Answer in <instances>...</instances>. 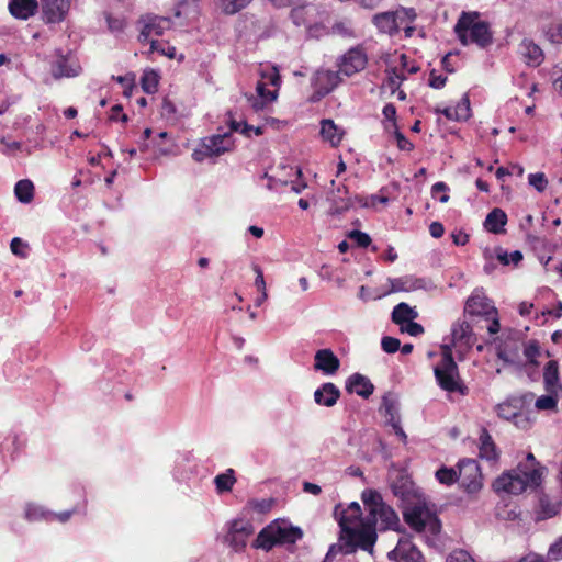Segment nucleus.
<instances>
[{
  "instance_id": "e433bc0d",
  "label": "nucleus",
  "mask_w": 562,
  "mask_h": 562,
  "mask_svg": "<svg viewBox=\"0 0 562 562\" xmlns=\"http://www.w3.org/2000/svg\"><path fill=\"white\" fill-rule=\"evenodd\" d=\"M228 119V125L232 132H238L246 137H250L251 133H255L257 136L261 135L263 133V128L261 126L254 127L252 125H249L247 122L241 121L238 122L232 117V114L229 113Z\"/></svg>"
},
{
  "instance_id": "39448f33",
  "label": "nucleus",
  "mask_w": 562,
  "mask_h": 562,
  "mask_svg": "<svg viewBox=\"0 0 562 562\" xmlns=\"http://www.w3.org/2000/svg\"><path fill=\"white\" fill-rule=\"evenodd\" d=\"M458 375V366L453 359L452 351L450 347L445 346L442 348L441 360L435 368L436 380L439 386L447 392L452 393L460 391L463 393L457 381Z\"/></svg>"
},
{
  "instance_id": "c9c22d12",
  "label": "nucleus",
  "mask_w": 562,
  "mask_h": 562,
  "mask_svg": "<svg viewBox=\"0 0 562 562\" xmlns=\"http://www.w3.org/2000/svg\"><path fill=\"white\" fill-rule=\"evenodd\" d=\"M335 517L338 520V525L341 528V522H345L349 528L359 526L366 519H362L360 515L349 512L347 508L341 509L340 506L335 508Z\"/></svg>"
},
{
  "instance_id": "f03ea898",
  "label": "nucleus",
  "mask_w": 562,
  "mask_h": 562,
  "mask_svg": "<svg viewBox=\"0 0 562 562\" xmlns=\"http://www.w3.org/2000/svg\"><path fill=\"white\" fill-rule=\"evenodd\" d=\"M454 32L464 45L474 43L480 47H486L492 43L488 23L479 21L475 12H463L454 26Z\"/></svg>"
},
{
  "instance_id": "6e6552de",
  "label": "nucleus",
  "mask_w": 562,
  "mask_h": 562,
  "mask_svg": "<svg viewBox=\"0 0 562 562\" xmlns=\"http://www.w3.org/2000/svg\"><path fill=\"white\" fill-rule=\"evenodd\" d=\"M393 562H426L422 551L413 543L411 537L398 539L396 547L387 553Z\"/></svg>"
},
{
  "instance_id": "a878e982",
  "label": "nucleus",
  "mask_w": 562,
  "mask_h": 562,
  "mask_svg": "<svg viewBox=\"0 0 562 562\" xmlns=\"http://www.w3.org/2000/svg\"><path fill=\"white\" fill-rule=\"evenodd\" d=\"M543 384L548 393H559L562 390L557 360H550L546 363L543 368Z\"/></svg>"
},
{
  "instance_id": "dca6fc26",
  "label": "nucleus",
  "mask_w": 562,
  "mask_h": 562,
  "mask_svg": "<svg viewBox=\"0 0 562 562\" xmlns=\"http://www.w3.org/2000/svg\"><path fill=\"white\" fill-rule=\"evenodd\" d=\"M252 532L254 529L250 524L235 520L226 540L235 551H240L246 547L247 539Z\"/></svg>"
},
{
  "instance_id": "cd10ccee",
  "label": "nucleus",
  "mask_w": 562,
  "mask_h": 562,
  "mask_svg": "<svg viewBox=\"0 0 562 562\" xmlns=\"http://www.w3.org/2000/svg\"><path fill=\"white\" fill-rule=\"evenodd\" d=\"M37 8V0H9V11L16 19L27 20L35 14Z\"/></svg>"
},
{
  "instance_id": "c85d7f7f",
  "label": "nucleus",
  "mask_w": 562,
  "mask_h": 562,
  "mask_svg": "<svg viewBox=\"0 0 562 562\" xmlns=\"http://www.w3.org/2000/svg\"><path fill=\"white\" fill-rule=\"evenodd\" d=\"M347 194L348 191L345 186L331 192L328 199L331 202L330 211L333 214H341L353 205L352 199L347 196Z\"/></svg>"
},
{
  "instance_id": "bf43d9fd",
  "label": "nucleus",
  "mask_w": 562,
  "mask_h": 562,
  "mask_svg": "<svg viewBox=\"0 0 562 562\" xmlns=\"http://www.w3.org/2000/svg\"><path fill=\"white\" fill-rule=\"evenodd\" d=\"M447 562H475V560L464 550H454L447 558Z\"/></svg>"
},
{
  "instance_id": "69168bd1",
  "label": "nucleus",
  "mask_w": 562,
  "mask_h": 562,
  "mask_svg": "<svg viewBox=\"0 0 562 562\" xmlns=\"http://www.w3.org/2000/svg\"><path fill=\"white\" fill-rule=\"evenodd\" d=\"M256 90H257V93H258L261 98H263V99H266V100H268V101H273V100H276V99H277V91H270V90H268V89L266 88V82H258V83H257V88H256Z\"/></svg>"
},
{
  "instance_id": "7c9ffc66",
  "label": "nucleus",
  "mask_w": 562,
  "mask_h": 562,
  "mask_svg": "<svg viewBox=\"0 0 562 562\" xmlns=\"http://www.w3.org/2000/svg\"><path fill=\"white\" fill-rule=\"evenodd\" d=\"M506 213L501 209H494L486 216L485 227L491 233L499 234L504 231L503 227L506 225Z\"/></svg>"
},
{
  "instance_id": "a19ab883",
  "label": "nucleus",
  "mask_w": 562,
  "mask_h": 562,
  "mask_svg": "<svg viewBox=\"0 0 562 562\" xmlns=\"http://www.w3.org/2000/svg\"><path fill=\"white\" fill-rule=\"evenodd\" d=\"M159 77L158 74L154 70L146 71L142 76L140 85L144 92L151 94L155 93L158 89Z\"/></svg>"
},
{
  "instance_id": "680f3d73",
  "label": "nucleus",
  "mask_w": 562,
  "mask_h": 562,
  "mask_svg": "<svg viewBox=\"0 0 562 562\" xmlns=\"http://www.w3.org/2000/svg\"><path fill=\"white\" fill-rule=\"evenodd\" d=\"M446 81H447V77L446 76L437 74V71L435 69H432L430 71L428 83H429V86L431 88H434V89H441L442 87H445Z\"/></svg>"
},
{
  "instance_id": "f3484780",
  "label": "nucleus",
  "mask_w": 562,
  "mask_h": 562,
  "mask_svg": "<svg viewBox=\"0 0 562 562\" xmlns=\"http://www.w3.org/2000/svg\"><path fill=\"white\" fill-rule=\"evenodd\" d=\"M340 367V360L331 349H319L314 356V369L326 375L335 374Z\"/></svg>"
},
{
  "instance_id": "5fc2aeb1",
  "label": "nucleus",
  "mask_w": 562,
  "mask_h": 562,
  "mask_svg": "<svg viewBox=\"0 0 562 562\" xmlns=\"http://www.w3.org/2000/svg\"><path fill=\"white\" fill-rule=\"evenodd\" d=\"M524 355L529 361V363L537 366V357L540 355V347L538 341L530 340L524 349Z\"/></svg>"
},
{
  "instance_id": "4be33fe9",
  "label": "nucleus",
  "mask_w": 562,
  "mask_h": 562,
  "mask_svg": "<svg viewBox=\"0 0 562 562\" xmlns=\"http://www.w3.org/2000/svg\"><path fill=\"white\" fill-rule=\"evenodd\" d=\"M202 144L205 146L206 150L210 153V155L212 157L220 156V155L231 150L233 147V143H232L229 133L217 134V135H213L211 137H205L202 140Z\"/></svg>"
},
{
  "instance_id": "a18cd8bd",
  "label": "nucleus",
  "mask_w": 562,
  "mask_h": 562,
  "mask_svg": "<svg viewBox=\"0 0 562 562\" xmlns=\"http://www.w3.org/2000/svg\"><path fill=\"white\" fill-rule=\"evenodd\" d=\"M436 479L445 485H452L458 481V473L453 468L441 467L436 471Z\"/></svg>"
},
{
  "instance_id": "8fccbe9b",
  "label": "nucleus",
  "mask_w": 562,
  "mask_h": 562,
  "mask_svg": "<svg viewBox=\"0 0 562 562\" xmlns=\"http://www.w3.org/2000/svg\"><path fill=\"white\" fill-rule=\"evenodd\" d=\"M449 190V186L446 182H436L431 187V196L437 199L440 203H447L450 200L448 194Z\"/></svg>"
},
{
  "instance_id": "aec40b11",
  "label": "nucleus",
  "mask_w": 562,
  "mask_h": 562,
  "mask_svg": "<svg viewBox=\"0 0 562 562\" xmlns=\"http://www.w3.org/2000/svg\"><path fill=\"white\" fill-rule=\"evenodd\" d=\"M272 531L277 537L278 544H294L303 537V531L299 527L288 526L285 524H270Z\"/></svg>"
},
{
  "instance_id": "0e129e2a",
  "label": "nucleus",
  "mask_w": 562,
  "mask_h": 562,
  "mask_svg": "<svg viewBox=\"0 0 562 562\" xmlns=\"http://www.w3.org/2000/svg\"><path fill=\"white\" fill-rule=\"evenodd\" d=\"M547 35L550 42L555 44L562 43V24L549 27Z\"/></svg>"
},
{
  "instance_id": "ddd939ff",
  "label": "nucleus",
  "mask_w": 562,
  "mask_h": 562,
  "mask_svg": "<svg viewBox=\"0 0 562 562\" xmlns=\"http://www.w3.org/2000/svg\"><path fill=\"white\" fill-rule=\"evenodd\" d=\"M144 26L139 34V41L142 43L149 42L151 36H160L165 30L170 29L172 22L169 18H162L157 15H146L143 18Z\"/></svg>"
},
{
  "instance_id": "774afa93",
  "label": "nucleus",
  "mask_w": 562,
  "mask_h": 562,
  "mask_svg": "<svg viewBox=\"0 0 562 562\" xmlns=\"http://www.w3.org/2000/svg\"><path fill=\"white\" fill-rule=\"evenodd\" d=\"M548 555L555 561L562 559V537L550 547Z\"/></svg>"
},
{
  "instance_id": "864d4df0",
  "label": "nucleus",
  "mask_w": 562,
  "mask_h": 562,
  "mask_svg": "<svg viewBox=\"0 0 562 562\" xmlns=\"http://www.w3.org/2000/svg\"><path fill=\"white\" fill-rule=\"evenodd\" d=\"M528 183L541 193L548 187V179L543 172L530 173L528 176Z\"/></svg>"
},
{
  "instance_id": "9b49d317",
  "label": "nucleus",
  "mask_w": 562,
  "mask_h": 562,
  "mask_svg": "<svg viewBox=\"0 0 562 562\" xmlns=\"http://www.w3.org/2000/svg\"><path fill=\"white\" fill-rule=\"evenodd\" d=\"M368 520L374 521V527L380 524V530H395L401 531V522L396 512L386 503L379 509H371V515L367 517Z\"/></svg>"
},
{
  "instance_id": "a211bd4d",
  "label": "nucleus",
  "mask_w": 562,
  "mask_h": 562,
  "mask_svg": "<svg viewBox=\"0 0 562 562\" xmlns=\"http://www.w3.org/2000/svg\"><path fill=\"white\" fill-rule=\"evenodd\" d=\"M452 342L471 348L475 341V335L471 325L465 319H458L452 324L451 328Z\"/></svg>"
},
{
  "instance_id": "423d86ee",
  "label": "nucleus",
  "mask_w": 562,
  "mask_h": 562,
  "mask_svg": "<svg viewBox=\"0 0 562 562\" xmlns=\"http://www.w3.org/2000/svg\"><path fill=\"white\" fill-rule=\"evenodd\" d=\"M368 65V55L363 46L357 45L348 49L338 60V70L346 77L362 71Z\"/></svg>"
},
{
  "instance_id": "ea45409f",
  "label": "nucleus",
  "mask_w": 562,
  "mask_h": 562,
  "mask_svg": "<svg viewBox=\"0 0 562 562\" xmlns=\"http://www.w3.org/2000/svg\"><path fill=\"white\" fill-rule=\"evenodd\" d=\"M406 76L402 69L397 67L386 69V83L392 92H395L401 87L402 82L406 80Z\"/></svg>"
},
{
  "instance_id": "c03bdc74",
  "label": "nucleus",
  "mask_w": 562,
  "mask_h": 562,
  "mask_svg": "<svg viewBox=\"0 0 562 562\" xmlns=\"http://www.w3.org/2000/svg\"><path fill=\"white\" fill-rule=\"evenodd\" d=\"M496 258L503 266H508L509 263L517 266L522 260L524 256L519 250H514L508 254L502 248H498L496 249Z\"/></svg>"
},
{
  "instance_id": "72a5a7b5",
  "label": "nucleus",
  "mask_w": 562,
  "mask_h": 562,
  "mask_svg": "<svg viewBox=\"0 0 562 562\" xmlns=\"http://www.w3.org/2000/svg\"><path fill=\"white\" fill-rule=\"evenodd\" d=\"M278 544L277 537L272 531L271 525L265 527L257 536L254 547L263 549L266 551L271 550Z\"/></svg>"
},
{
  "instance_id": "09e8293b",
  "label": "nucleus",
  "mask_w": 562,
  "mask_h": 562,
  "mask_svg": "<svg viewBox=\"0 0 562 562\" xmlns=\"http://www.w3.org/2000/svg\"><path fill=\"white\" fill-rule=\"evenodd\" d=\"M536 407L540 411L554 409L558 405V393L541 395L536 401Z\"/></svg>"
},
{
  "instance_id": "2eb2a0df",
  "label": "nucleus",
  "mask_w": 562,
  "mask_h": 562,
  "mask_svg": "<svg viewBox=\"0 0 562 562\" xmlns=\"http://www.w3.org/2000/svg\"><path fill=\"white\" fill-rule=\"evenodd\" d=\"M339 70H319L316 72L313 85L318 98H323L331 92L340 82Z\"/></svg>"
},
{
  "instance_id": "7ed1b4c3",
  "label": "nucleus",
  "mask_w": 562,
  "mask_h": 562,
  "mask_svg": "<svg viewBox=\"0 0 562 562\" xmlns=\"http://www.w3.org/2000/svg\"><path fill=\"white\" fill-rule=\"evenodd\" d=\"M405 522L416 532L428 531L431 536H437L441 531V521L435 513L422 505L403 510Z\"/></svg>"
},
{
  "instance_id": "de8ad7c7",
  "label": "nucleus",
  "mask_w": 562,
  "mask_h": 562,
  "mask_svg": "<svg viewBox=\"0 0 562 562\" xmlns=\"http://www.w3.org/2000/svg\"><path fill=\"white\" fill-rule=\"evenodd\" d=\"M176 50V47L171 46L169 43L150 40V52H158L162 56L175 58Z\"/></svg>"
},
{
  "instance_id": "052dcab7",
  "label": "nucleus",
  "mask_w": 562,
  "mask_h": 562,
  "mask_svg": "<svg viewBox=\"0 0 562 562\" xmlns=\"http://www.w3.org/2000/svg\"><path fill=\"white\" fill-rule=\"evenodd\" d=\"M331 29H333L334 33L341 35L344 37H350L353 35V32H352L349 23H347L345 21H338V22L334 23Z\"/></svg>"
},
{
  "instance_id": "c756f323",
  "label": "nucleus",
  "mask_w": 562,
  "mask_h": 562,
  "mask_svg": "<svg viewBox=\"0 0 562 562\" xmlns=\"http://www.w3.org/2000/svg\"><path fill=\"white\" fill-rule=\"evenodd\" d=\"M321 135L323 139L330 143L333 147H337L342 140L344 132L333 120L325 119L321 122Z\"/></svg>"
},
{
  "instance_id": "79ce46f5",
  "label": "nucleus",
  "mask_w": 562,
  "mask_h": 562,
  "mask_svg": "<svg viewBox=\"0 0 562 562\" xmlns=\"http://www.w3.org/2000/svg\"><path fill=\"white\" fill-rule=\"evenodd\" d=\"M252 0H221V10L226 15H233L245 9Z\"/></svg>"
},
{
  "instance_id": "4c0bfd02",
  "label": "nucleus",
  "mask_w": 562,
  "mask_h": 562,
  "mask_svg": "<svg viewBox=\"0 0 562 562\" xmlns=\"http://www.w3.org/2000/svg\"><path fill=\"white\" fill-rule=\"evenodd\" d=\"M233 469H227L224 473L218 474L214 479V483L218 493L232 491L236 479Z\"/></svg>"
},
{
  "instance_id": "4d7b16f0",
  "label": "nucleus",
  "mask_w": 562,
  "mask_h": 562,
  "mask_svg": "<svg viewBox=\"0 0 562 562\" xmlns=\"http://www.w3.org/2000/svg\"><path fill=\"white\" fill-rule=\"evenodd\" d=\"M394 136L400 150L409 153L414 149V144L402 132H400L398 127L394 128Z\"/></svg>"
},
{
  "instance_id": "5701e85b",
  "label": "nucleus",
  "mask_w": 562,
  "mask_h": 562,
  "mask_svg": "<svg viewBox=\"0 0 562 562\" xmlns=\"http://www.w3.org/2000/svg\"><path fill=\"white\" fill-rule=\"evenodd\" d=\"M479 457L486 461H497L499 458V450L497 449L491 434L483 427L479 436Z\"/></svg>"
},
{
  "instance_id": "b1692460",
  "label": "nucleus",
  "mask_w": 562,
  "mask_h": 562,
  "mask_svg": "<svg viewBox=\"0 0 562 562\" xmlns=\"http://www.w3.org/2000/svg\"><path fill=\"white\" fill-rule=\"evenodd\" d=\"M346 390L349 393H356L363 398H368L370 395H372L374 385L367 376L360 373H355L348 378Z\"/></svg>"
},
{
  "instance_id": "f704fd0d",
  "label": "nucleus",
  "mask_w": 562,
  "mask_h": 562,
  "mask_svg": "<svg viewBox=\"0 0 562 562\" xmlns=\"http://www.w3.org/2000/svg\"><path fill=\"white\" fill-rule=\"evenodd\" d=\"M16 199L22 203H30L34 198V184L29 179H23L16 182L14 187Z\"/></svg>"
},
{
  "instance_id": "e2e57ef3",
  "label": "nucleus",
  "mask_w": 562,
  "mask_h": 562,
  "mask_svg": "<svg viewBox=\"0 0 562 562\" xmlns=\"http://www.w3.org/2000/svg\"><path fill=\"white\" fill-rule=\"evenodd\" d=\"M383 116L386 121L391 123V125L396 128L397 122H396V108L393 103H387L384 105L382 110Z\"/></svg>"
},
{
  "instance_id": "603ef678",
  "label": "nucleus",
  "mask_w": 562,
  "mask_h": 562,
  "mask_svg": "<svg viewBox=\"0 0 562 562\" xmlns=\"http://www.w3.org/2000/svg\"><path fill=\"white\" fill-rule=\"evenodd\" d=\"M252 270L256 273L255 285L258 289V291H260L262 294V296L257 301V304L259 305L261 304L262 301L267 299L266 282L262 269L258 265H254Z\"/></svg>"
},
{
  "instance_id": "58836bf2",
  "label": "nucleus",
  "mask_w": 562,
  "mask_h": 562,
  "mask_svg": "<svg viewBox=\"0 0 562 562\" xmlns=\"http://www.w3.org/2000/svg\"><path fill=\"white\" fill-rule=\"evenodd\" d=\"M361 499L364 506L368 507L369 515H371V509H379L385 504L382 495L375 490H364L362 492Z\"/></svg>"
},
{
  "instance_id": "473e14b6",
  "label": "nucleus",
  "mask_w": 562,
  "mask_h": 562,
  "mask_svg": "<svg viewBox=\"0 0 562 562\" xmlns=\"http://www.w3.org/2000/svg\"><path fill=\"white\" fill-rule=\"evenodd\" d=\"M519 347L516 341H513V346H509L507 341L501 342L497 346L496 355L497 358L505 363L513 364L518 358Z\"/></svg>"
},
{
  "instance_id": "f8f14e48",
  "label": "nucleus",
  "mask_w": 562,
  "mask_h": 562,
  "mask_svg": "<svg viewBox=\"0 0 562 562\" xmlns=\"http://www.w3.org/2000/svg\"><path fill=\"white\" fill-rule=\"evenodd\" d=\"M514 470L521 474L524 480L529 483L530 487H538L542 482L544 468L540 465L531 452L528 453L525 461L519 462Z\"/></svg>"
},
{
  "instance_id": "0eeeda50",
  "label": "nucleus",
  "mask_w": 562,
  "mask_h": 562,
  "mask_svg": "<svg viewBox=\"0 0 562 562\" xmlns=\"http://www.w3.org/2000/svg\"><path fill=\"white\" fill-rule=\"evenodd\" d=\"M458 480L469 494L477 493L482 486V474L477 462L473 459H464L458 463Z\"/></svg>"
},
{
  "instance_id": "20e7f679",
  "label": "nucleus",
  "mask_w": 562,
  "mask_h": 562,
  "mask_svg": "<svg viewBox=\"0 0 562 562\" xmlns=\"http://www.w3.org/2000/svg\"><path fill=\"white\" fill-rule=\"evenodd\" d=\"M416 18L415 9L400 7L395 11L376 13L372 18V23L380 32L394 35L400 32L405 22L413 23Z\"/></svg>"
},
{
  "instance_id": "3c124183",
  "label": "nucleus",
  "mask_w": 562,
  "mask_h": 562,
  "mask_svg": "<svg viewBox=\"0 0 562 562\" xmlns=\"http://www.w3.org/2000/svg\"><path fill=\"white\" fill-rule=\"evenodd\" d=\"M310 9V5H299L293 8L290 14L293 23L297 26L306 25L308 23L307 13Z\"/></svg>"
},
{
  "instance_id": "4468645a",
  "label": "nucleus",
  "mask_w": 562,
  "mask_h": 562,
  "mask_svg": "<svg viewBox=\"0 0 562 562\" xmlns=\"http://www.w3.org/2000/svg\"><path fill=\"white\" fill-rule=\"evenodd\" d=\"M524 401L520 397H509L496 406V413L499 418L513 420L516 426L520 422H526L522 414Z\"/></svg>"
},
{
  "instance_id": "1a4fd4ad",
  "label": "nucleus",
  "mask_w": 562,
  "mask_h": 562,
  "mask_svg": "<svg viewBox=\"0 0 562 562\" xmlns=\"http://www.w3.org/2000/svg\"><path fill=\"white\" fill-rule=\"evenodd\" d=\"M72 0H40L42 20L46 24L63 22L70 9Z\"/></svg>"
},
{
  "instance_id": "bb28decb",
  "label": "nucleus",
  "mask_w": 562,
  "mask_h": 562,
  "mask_svg": "<svg viewBox=\"0 0 562 562\" xmlns=\"http://www.w3.org/2000/svg\"><path fill=\"white\" fill-rule=\"evenodd\" d=\"M81 67L78 63L61 55L53 65L52 74L55 78H71L80 74Z\"/></svg>"
},
{
  "instance_id": "412c9836",
  "label": "nucleus",
  "mask_w": 562,
  "mask_h": 562,
  "mask_svg": "<svg viewBox=\"0 0 562 562\" xmlns=\"http://www.w3.org/2000/svg\"><path fill=\"white\" fill-rule=\"evenodd\" d=\"M518 49L526 64L529 66L538 67L544 59L542 49L531 40L524 38L519 44Z\"/></svg>"
},
{
  "instance_id": "9d476101",
  "label": "nucleus",
  "mask_w": 562,
  "mask_h": 562,
  "mask_svg": "<svg viewBox=\"0 0 562 562\" xmlns=\"http://www.w3.org/2000/svg\"><path fill=\"white\" fill-rule=\"evenodd\" d=\"M495 492L497 493H508L518 495L521 494L530 487L529 483L524 480L519 472L512 470L507 473H503L493 484Z\"/></svg>"
},
{
  "instance_id": "13d9d810",
  "label": "nucleus",
  "mask_w": 562,
  "mask_h": 562,
  "mask_svg": "<svg viewBox=\"0 0 562 562\" xmlns=\"http://www.w3.org/2000/svg\"><path fill=\"white\" fill-rule=\"evenodd\" d=\"M381 347L386 353H394L401 348V341L391 336H384L381 340Z\"/></svg>"
},
{
  "instance_id": "49530a36",
  "label": "nucleus",
  "mask_w": 562,
  "mask_h": 562,
  "mask_svg": "<svg viewBox=\"0 0 562 562\" xmlns=\"http://www.w3.org/2000/svg\"><path fill=\"white\" fill-rule=\"evenodd\" d=\"M381 409L384 411V415L387 418L390 425L400 420V417L396 412L395 402L391 397L383 396Z\"/></svg>"
},
{
  "instance_id": "6ab92c4d",
  "label": "nucleus",
  "mask_w": 562,
  "mask_h": 562,
  "mask_svg": "<svg viewBox=\"0 0 562 562\" xmlns=\"http://www.w3.org/2000/svg\"><path fill=\"white\" fill-rule=\"evenodd\" d=\"M389 283L391 284L389 293L413 292L426 289L427 285L425 279L414 276H403L400 278L389 279Z\"/></svg>"
},
{
  "instance_id": "f257e3e1",
  "label": "nucleus",
  "mask_w": 562,
  "mask_h": 562,
  "mask_svg": "<svg viewBox=\"0 0 562 562\" xmlns=\"http://www.w3.org/2000/svg\"><path fill=\"white\" fill-rule=\"evenodd\" d=\"M378 540L376 528L374 521L366 520L359 526L349 528L345 522H341V531L339 541L341 542V550L345 554L355 553L358 549L372 553Z\"/></svg>"
},
{
  "instance_id": "393cba45",
  "label": "nucleus",
  "mask_w": 562,
  "mask_h": 562,
  "mask_svg": "<svg viewBox=\"0 0 562 562\" xmlns=\"http://www.w3.org/2000/svg\"><path fill=\"white\" fill-rule=\"evenodd\" d=\"M340 397L339 389L331 382H326L322 384L314 392V400L316 404L331 407L334 406Z\"/></svg>"
},
{
  "instance_id": "37998d69",
  "label": "nucleus",
  "mask_w": 562,
  "mask_h": 562,
  "mask_svg": "<svg viewBox=\"0 0 562 562\" xmlns=\"http://www.w3.org/2000/svg\"><path fill=\"white\" fill-rule=\"evenodd\" d=\"M412 483L407 477L401 476L391 484V490L396 497L405 499L411 493Z\"/></svg>"
},
{
  "instance_id": "2f4dec72",
  "label": "nucleus",
  "mask_w": 562,
  "mask_h": 562,
  "mask_svg": "<svg viewBox=\"0 0 562 562\" xmlns=\"http://www.w3.org/2000/svg\"><path fill=\"white\" fill-rule=\"evenodd\" d=\"M417 313L404 302L398 303L392 311V322L396 325H403L414 319Z\"/></svg>"
},
{
  "instance_id": "6e6d98bb",
  "label": "nucleus",
  "mask_w": 562,
  "mask_h": 562,
  "mask_svg": "<svg viewBox=\"0 0 562 562\" xmlns=\"http://www.w3.org/2000/svg\"><path fill=\"white\" fill-rule=\"evenodd\" d=\"M348 237L361 248H367L371 244V237L361 231L353 229L348 234Z\"/></svg>"
},
{
  "instance_id": "338daca9",
  "label": "nucleus",
  "mask_w": 562,
  "mask_h": 562,
  "mask_svg": "<svg viewBox=\"0 0 562 562\" xmlns=\"http://www.w3.org/2000/svg\"><path fill=\"white\" fill-rule=\"evenodd\" d=\"M176 112H177V109H176V105L173 104V102L168 98H164V100L161 102V115L170 117V116H173L176 114Z\"/></svg>"
}]
</instances>
